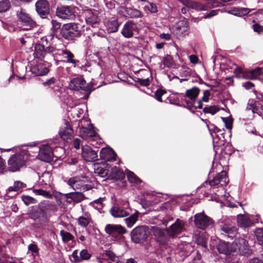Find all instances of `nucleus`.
<instances>
[{"mask_svg":"<svg viewBox=\"0 0 263 263\" xmlns=\"http://www.w3.org/2000/svg\"><path fill=\"white\" fill-rule=\"evenodd\" d=\"M70 89L75 90H83L88 91L91 90V86L86 83L84 79L82 77H77L72 79L69 84Z\"/></svg>","mask_w":263,"mask_h":263,"instance_id":"f8f14e48","label":"nucleus"},{"mask_svg":"<svg viewBox=\"0 0 263 263\" xmlns=\"http://www.w3.org/2000/svg\"><path fill=\"white\" fill-rule=\"evenodd\" d=\"M233 245L236 246L234 251L238 250L239 253L243 255L249 253L250 250L248 242L243 238H236L233 242Z\"/></svg>","mask_w":263,"mask_h":263,"instance_id":"5701e85b","label":"nucleus"},{"mask_svg":"<svg viewBox=\"0 0 263 263\" xmlns=\"http://www.w3.org/2000/svg\"><path fill=\"white\" fill-rule=\"evenodd\" d=\"M137 82L139 83L141 85L143 86H147L150 84V81L149 78L144 79L138 78Z\"/></svg>","mask_w":263,"mask_h":263,"instance_id":"e2e57ef3","label":"nucleus"},{"mask_svg":"<svg viewBox=\"0 0 263 263\" xmlns=\"http://www.w3.org/2000/svg\"><path fill=\"white\" fill-rule=\"evenodd\" d=\"M25 163L23 155L18 154H14L8 161V170L12 172L18 171L25 164Z\"/></svg>","mask_w":263,"mask_h":263,"instance_id":"1a4fd4ad","label":"nucleus"},{"mask_svg":"<svg viewBox=\"0 0 263 263\" xmlns=\"http://www.w3.org/2000/svg\"><path fill=\"white\" fill-rule=\"evenodd\" d=\"M59 57L66 59L64 61L76 67L77 61L74 59V55L70 51L67 50L61 41L58 39L53 60H55L56 58Z\"/></svg>","mask_w":263,"mask_h":263,"instance_id":"7ed1b4c3","label":"nucleus"},{"mask_svg":"<svg viewBox=\"0 0 263 263\" xmlns=\"http://www.w3.org/2000/svg\"><path fill=\"white\" fill-rule=\"evenodd\" d=\"M17 17L23 30H30L36 26L35 22L24 9H21L17 12Z\"/></svg>","mask_w":263,"mask_h":263,"instance_id":"0eeeda50","label":"nucleus"},{"mask_svg":"<svg viewBox=\"0 0 263 263\" xmlns=\"http://www.w3.org/2000/svg\"><path fill=\"white\" fill-rule=\"evenodd\" d=\"M86 23L92 27H98L100 22L99 12L95 9H86L83 12Z\"/></svg>","mask_w":263,"mask_h":263,"instance_id":"9b49d317","label":"nucleus"},{"mask_svg":"<svg viewBox=\"0 0 263 263\" xmlns=\"http://www.w3.org/2000/svg\"><path fill=\"white\" fill-rule=\"evenodd\" d=\"M68 184L74 190L85 192L92 189L90 182L84 177H74L70 178Z\"/></svg>","mask_w":263,"mask_h":263,"instance_id":"39448f33","label":"nucleus"},{"mask_svg":"<svg viewBox=\"0 0 263 263\" xmlns=\"http://www.w3.org/2000/svg\"><path fill=\"white\" fill-rule=\"evenodd\" d=\"M210 96L211 93L209 90H204L203 92V96L200 100L203 102H208L209 101V97Z\"/></svg>","mask_w":263,"mask_h":263,"instance_id":"69168bd1","label":"nucleus"},{"mask_svg":"<svg viewBox=\"0 0 263 263\" xmlns=\"http://www.w3.org/2000/svg\"><path fill=\"white\" fill-rule=\"evenodd\" d=\"M85 122V120H81L79 122V135L83 138L87 139L88 137H95L97 133L93 127L90 123H87L88 127H84L83 122Z\"/></svg>","mask_w":263,"mask_h":263,"instance_id":"dca6fc26","label":"nucleus"},{"mask_svg":"<svg viewBox=\"0 0 263 263\" xmlns=\"http://www.w3.org/2000/svg\"><path fill=\"white\" fill-rule=\"evenodd\" d=\"M57 211V206L54 202L45 200L32 206L27 215L37 225L43 227L48 224L50 217Z\"/></svg>","mask_w":263,"mask_h":263,"instance_id":"f257e3e1","label":"nucleus"},{"mask_svg":"<svg viewBox=\"0 0 263 263\" xmlns=\"http://www.w3.org/2000/svg\"><path fill=\"white\" fill-rule=\"evenodd\" d=\"M81 261L83 260H88L91 257V254L88 253L87 250L84 249L80 253Z\"/></svg>","mask_w":263,"mask_h":263,"instance_id":"6e6d98bb","label":"nucleus"},{"mask_svg":"<svg viewBox=\"0 0 263 263\" xmlns=\"http://www.w3.org/2000/svg\"><path fill=\"white\" fill-rule=\"evenodd\" d=\"M101 159L107 161H114L116 160L117 155L114 150L109 147L102 148L100 152Z\"/></svg>","mask_w":263,"mask_h":263,"instance_id":"b1692460","label":"nucleus"},{"mask_svg":"<svg viewBox=\"0 0 263 263\" xmlns=\"http://www.w3.org/2000/svg\"><path fill=\"white\" fill-rule=\"evenodd\" d=\"M67 198L71 199L76 202H79L83 199V194L79 192L68 193Z\"/></svg>","mask_w":263,"mask_h":263,"instance_id":"37998d69","label":"nucleus"},{"mask_svg":"<svg viewBox=\"0 0 263 263\" xmlns=\"http://www.w3.org/2000/svg\"><path fill=\"white\" fill-rule=\"evenodd\" d=\"M56 14L62 19L73 20L76 17L73 9L69 6L58 7L57 9Z\"/></svg>","mask_w":263,"mask_h":263,"instance_id":"f3484780","label":"nucleus"},{"mask_svg":"<svg viewBox=\"0 0 263 263\" xmlns=\"http://www.w3.org/2000/svg\"><path fill=\"white\" fill-rule=\"evenodd\" d=\"M165 91L162 90H157L155 93V96L156 99L159 102H162V96L165 93Z\"/></svg>","mask_w":263,"mask_h":263,"instance_id":"0e129e2a","label":"nucleus"},{"mask_svg":"<svg viewBox=\"0 0 263 263\" xmlns=\"http://www.w3.org/2000/svg\"><path fill=\"white\" fill-rule=\"evenodd\" d=\"M73 133V130L69 125L68 121H65L63 126L61 127L59 134L63 140L70 138Z\"/></svg>","mask_w":263,"mask_h":263,"instance_id":"bb28decb","label":"nucleus"},{"mask_svg":"<svg viewBox=\"0 0 263 263\" xmlns=\"http://www.w3.org/2000/svg\"><path fill=\"white\" fill-rule=\"evenodd\" d=\"M199 89L197 87H194L191 89L186 90L185 95L188 99L195 101L196 98L199 95Z\"/></svg>","mask_w":263,"mask_h":263,"instance_id":"ea45409f","label":"nucleus"},{"mask_svg":"<svg viewBox=\"0 0 263 263\" xmlns=\"http://www.w3.org/2000/svg\"><path fill=\"white\" fill-rule=\"evenodd\" d=\"M145 8L152 13H155L158 11L156 5L153 3L148 2L147 5L145 6Z\"/></svg>","mask_w":263,"mask_h":263,"instance_id":"864d4df0","label":"nucleus"},{"mask_svg":"<svg viewBox=\"0 0 263 263\" xmlns=\"http://www.w3.org/2000/svg\"><path fill=\"white\" fill-rule=\"evenodd\" d=\"M33 192L36 195H41L45 197L49 198L51 197V194L49 192L42 189L33 190Z\"/></svg>","mask_w":263,"mask_h":263,"instance_id":"5fc2aeb1","label":"nucleus"},{"mask_svg":"<svg viewBox=\"0 0 263 263\" xmlns=\"http://www.w3.org/2000/svg\"><path fill=\"white\" fill-rule=\"evenodd\" d=\"M214 7V6H212ZM188 8L194 9L197 11H205L211 8V5L208 3L206 5L200 4L198 2L192 1Z\"/></svg>","mask_w":263,"mask_h":263,"instance_id":"e433bc0d","label":"nucleus"},{"mask_svg":"<svg viewBox=\"0 0 263 263\" xmlns=\"http://www.w3.org/2000/svg\"><path fill=\"white\" fill-rule=\"evenodd\" d=\"M31 72L35 76H44L47 74L49 71V68L42 64H38L34 65L31 68Z\"/></svg>","mask_w":263,"mask_h":263,"instance_id":"c85d7f7f","label":"nucleus"},{"mask_svg":"<svg viewBox=\"0 0 263 263\" xmlns=\"http://www.w3.org/2000/svg\"><path fill=\"white\" fill-rule=\"evenodd\" d=\"M110 166L104 165H95V173L97 174L100 177L109 178Z\"/></svg>","mask_w":263,"mask_h":263,"instance_id":"cd10ccee","label":"nucleus"},{"mask_svg":"<svg viewBox=\"0 0 263 263\" xmlns=\"http://www.w3.org/2000/svg\"><path fill=\"white\" fill-rule=\"evenodd\" d=\"M123 10V15L130 18H138L142 17L141 12L136 9L131 8L122 7Z\"/></svg>","mask_w":263,"mask_h":263,"instance_id":"c756f323","label":"nucleus"},{"mask_svg":"<svg viewBox=\"0 0 263 263\" xmlns=\"http://www.w3.org/2000/svg\"><path fill=\"white\" fill-rule=\"evenodd\" d=\"M152 233L156 240L161 245L165 244L169 239L168 229H161L157 227H152Z\"/></svg>","mask_w":263,"mask_h":263,"instance_id":"ddd939ff","label":"nucleus"},{"mask_svg":"<svg viewBox=\"0 0 263 263\" xmlns=\"http://www.w3.org/2000/svg\"><path fill=\"white\" fill-rule=\"evenodd\" d=\"M35 10L42 18H45L50 13V4L47 0H37L35 3Z\"/></svg>","mask_w":263,"mask_h":263,"instance_id":"4468645a","label":"nucleus"},{"mask_svg":"<svg viewBox=\"0 0 263 263\" xmlns=\"http://www.w3.org/2000/svg\"><path fill=\"white\" fill-rule=\"evenodd\" d=\"M247 110H251L252 114H257L261 116V113L258 111V107L255 105V101L253 100H249L246 107Z\"/></svg>","mask_w":263,"mask_h":263,"instance_id":"79ce46f5","label":"nucleus"},{"mask_svg":"<svg viewBox=\"0 0 263 263\" xmlns=\"http://www.w3.org/2000/svg\"><path fill=\"white\" fill-rule=\"evenodd\" d=\"M55 79L53 78H52L49 79L46 82L43 83V85L45 86H49L51 88H53V86L54 85Z\"/></svg>","mask_w":263,"mask_h":263,"instance_id":"338daca9","label":"nucleus"},{"mask_svg":"<svg viewBox=\"0 0 263 263\" xmlns=\"http://www.w3.org/2000/svg\"><path fill=\"white\" fill-rule=\"evenodd\" d=\"M220 109L217 106H207L205 107L203 111L204 113H209L211 114L212 115L215 114L217 112H218Z\"/></svg>","mask_w":263,"mask_h":263,"instance_id":"49530a36","label":"nucleus"},{"mask_svg":"<svg viewBox=\"0 0 263 263\" xmlns=\"http://www.w3.org/2000/svg\"><path fill=\"white\" fill-rule=\"evenodd\" d=\"M234 73L236 74V77L238 78L241 77V74H242V77L243 78L248 79V76H247L248 74H245L243 73L242 69L240 67L237 66L235 69L234 70Z\"/></svg>","mask_w":263,"mask_h":263,"instance_id":"4d7b16f0","label":"nucleus"},{"mask_svg":"<svg viewBox=\"0 0 263 263\" xmlns=\"http://www.w3.org/2000/svg\"><path fill=\"white\" fill-rule=\"evenodd\" d=\"M105 255L110 258L112 261H116L117 260V256L116 254L111 250H106L105 251Z\"/></svg>","mask_w":263,"mask_h":263,"instance_id":"bf43d9fd","label":"nucleus"},{"mask_svg":"<svg viewBox=\"0 0 263 263\" xmlns=\"http://www.w3.org/2000/svg\"><path fill=\"white\" fill-rule=\"evenodd\" d=\"M150 234L151 232L148 227L141 226L134 229L130 235L133 242L136 243H140L144 242Z\"/></svg>","mask_w":263,"mask_h":263,"instance_id":"423d86ee","label":"nucleus"},{"mask_svg":"<svg viewBox=\"0 0 263 263\" xmlns=\"http://www.w3.org/2000/svg\"><path fill=\"white\" fill-rule=\"evenodd\" d=\"M27 185L24 182L21 181H15L13 185L10 186L6 191L7 194H8L11 192H21L24 188H26Z\"/></svg>","mask_w":263,"mask_h":263,"instance_id":"72a5a7b5","label":"nucleus"},{"mask_svg":"<svg viewBox=\"0 0 263 263\" xmlns=\"http://www.w3.org/2000/svg\"><path fill=\"white\" fill-rule=\"evenodd\" d=\"M184 222L179 219H177L175 222L172 224L170 229L168 233L170 236H174L181 233L184 229Z\"/></svg>","mask_w":263,"mask_h":263,"instance_id":"a878e982","label":"nucleus"},{"mask_svg":"<svg viewBox=\"0 0 263 263\" xmlns=\"http://www.w3.org/2000/svg\"><path fill=\"white\" fill-rule=\"evenodd\" d=\"M90 221V218L83 216L80 217L78 219L79 224L82 227H86L89 224Z\"/></svg>","mask_w":263,"mask_h":263,"instance_id":"8fccbe9b","label":"nucleus"},{"mask_svg":"<svg viewBox=\"0 0 263 263\" xmlns=\"http://www.w3.org/2000/svg\"><path fill=\"white\" fill-rule=\"evenodd\" d=\"M40 160L49 162L52 160L53 152L50 146L48 145H43L40 148L38 155Z\"/></svg>","mask_w":263,"mask_h":263,"instance_id":"a211bd4d","label":"nucleus"},{"mask_svg":"<svg viewBox=\"0 0 263 263\" xmlns=\"http://www.w3.org/2000/svg\"><path fill=\"white\" fill-rule=\"evenodd\" d=\"M238 225L241 228H247L251 226L253 222L250 217L246 215H239L237 216Z\"/></svg>","mask_w":263,"mask_h":263,"instance_id":"2f4dec72","label":"nucleus"},{"mask_svg":"<svg viewBox=\"0 0 263 263\" xmlns=\"http://www.w3.org/2000/svg\"><path fill=\"white\" fill-rule=\"evenodd\" d=\"M60 235L62 237V240L64 242H68L71 240L72 243H76V241L73 240L74 237L69 232L64 230H61L60 231Z\"/></svg>","mask_w":263,"mask_h":263,"instance_id":"c03bdc74","label":"nucleus"},{"mask_svg":"<svg viewBox=\"0 0 263 263\" xmlns=\"http://www.w3.org/2000/svg\"><path fill=\"white\" fill-rule=\"evenodd\" d=\"M221 234L224 237L232 239L237 235V228L230 224H224L221 226Z\"/></svg>","mask_w":263,"mask_h":263,"instance_id":"4be33fe9","label":"nucleus"},{"mask_svg":"<svg viewBox=\"0 0 263 263\" xmlns=\"http://www.w3.org/2000/svg\"><path fill=\"white\" fill-rule=\"evenodd\" d=\"M217 249L219 253L228 255L233 251L232 248L229 243L220 241L217 246Z\"/></svg>","mask_w":263,"mask_h":263,"instance_id":"473e14b6","label":"nucleus"},{"mask_svg":"<svg viewBox=\"0 0 263 263\" xmlns=\"http://www.w3.org/2000/svg\"><path fill=\"white\" fill-rule=\"evenodd\" d=\"M125 177L124 173L117 167H110L109 178L122 180Z\"/></svg>","mask_w":263,"mask_h":263,"instance_id":"7c9ffc66","label":"nucleus"},{"mask_svg":"<svg viewBox=\"0 0 263 263\" xmlns=\"http://www.w3.org/2000/svg\"><path fill=\"white\" fill-rule=\"evenodd\" d=\"M103 199H104V198H100L93 201L91 203L92 206L100 213L103 212V204L102 203Z\"/></svg>","mask_w":263,"mask_h":263,"instance_id":"a18cd8bd","label":"nucleus"},{"mask_svg":"<svg viewBox=\"0 0 263 263\" xmlns=\"http://www.w3.org/2000/svg\"><path fill=\"white\" fill-rule=\"evenodd\" d=\"M194 223L197 228L205 230L213 225L214 221L212 219L202 212L194 215Z\"/></svg>","mask_w":263,"mask_h":263,"instance_id":"9d476101","label":"nucleus"},{"mask_svg":"<svg viewBox=\"0 0 263 263\" xmlns=\"http://www.w3.org/2000/svg\"><path fill=\"white\" fill-rule=\"evenodd\" d=\"M22 200L26 205H28L30 204L34 203L35 199L29 196L23 195L22 197Z\"/></svg>","mask_w":263,"mask_h":263,"instance_id":"13d9d810","label":"nucleus"},{"mask_svg":"<svg viewBox=\"0 0 263 263\" xmlns=\"http://www.w3.org/2000/svg\"><path fill=\"white\" fill-rule=\"evenodd\" d=\"M62 36L67 40H73L81 35V30L77 24L71 23L64 24L61 29Z\"/></svg>","mask_w":263,"mask_h":263,"instance_id":"20e7f679","label":"nucleus"},{"mask_svg":"<svg viewBox=\"0 0 263 263\" xmlns=\"http://www.w3.org/2000/svg\"><path fill=\"white\" fill-rule=\"evenodd\" d=\"M219 11L218 10H213L211 11L207 15L204 16L205 18H209L212 16L216 15Z\"/></svg>","mask_w":263,"mask_h":263,"instance_id":"774afa93","label":"nucleus"},{"mask_svg":"<svg viewBox=\"0 0 263 263\" xmlns=\"http://www.w3.org/2000/svg\"><path fill=\"white\" fill-rule=\"evenodd\" d=\"M10 6L9 0H2L0 1V13L7 11L10 8Z\"/></svg>","mask_w":263,"mask_h":263,"instance_id":"09e8293b","label":"nucleus"},{"mask_svg":"<svg viewBox=\"0 0 263 263\" xmlns=\"http://www.w3.org/2000/svg\"><path fill=\"white\" fill-rule=\"evenodd\" d=\"M213 126V128L209 129V130L211 132L212 130H213V133H211L212 136L213 138V140L215 141L217 140H221V138H224L222 136L223 135V130L218 128L217 127L215 126L214 125H212L211 127Z\"/></svg>","mask_w":263,"mask_h":263,"instance_id":"58836bf2","label":"nucleus"},{"mask_svg":"<svg viewBox=\"0 0 263 263\" xmlns=\"http://www.w3.org/2000/svg\"><path fill=\"white\" fill-rule=\"evenodd\" d=\"M174 32L179 37H183L189 33V23L186 20H183L178 22L175 28Z\"/></svg>","mask_w":263,"mask_h":263,"instance_id":"6ab92c4d","label":"nucleus"},{"mask_svg":"<svg viewBox=\"0 0 263 263\" xmlns=\"http://www.w3.org/2000/svg\"><path fill=\"white\" fill-rule=\"evenodd\" d=\"M228 182L229 179L227 176V172L223 171L217 174L212 180H210L209 184L212 186L217 185L219 184L222 186L226 185Z\"/></svg>","mask_w":263,"mask_h":263,"instance_id":"412c9836","label":"nucleus"},{"mask_svg":"<svg viewBox=\"0 0 263 263\" xmlns=\"http://www.w3.org/2000/svg\"><path fill=\"white\" fill-rule=\"evenodd\" d=\"M127 177L131 182L137 183L141 182V180L134 173L128 170L127 171Z\"/></svg>","mask_w":263,"mask_h":263,"instance_id":"de8ad7c7","label":"nucleus"},{"mask_svg":"<svg viewBox=\"0 0 263 263\" xmlns=\"http://www.w3.org/2000/svg\"><path fill=\"white\" fill-rule=\"evenodd\" d=\"M105 231L109 235H115L117 234H125L127 231L126 229L121 225L107 224Z\"/></svg>","mask_w":263,"mask_h":263,"instance_id":"393cba45","label":"nucleus"},{"mask_svg":"<svg viewBox=\"0 0 263 263\" xmlns=\"http://www.w3.org/2000/svg\"><path fill=\"white\" fill-rule=\"evenodd\" d=\"M139 212L136 211L131 216L125 219V223L128 228H132L136 222L138 218Z\"/></svg>","mask_w":263,"mask_h":263,"instance_id":"a19ab883","label":"nucleus"},{"mask_svg":"<svg viewBox=\"0 0 263 263\" xmlns=\"http://www.w3.org/2000/svg\"><path fill=\"white\" fill-rule=\"evenodd\" d=\"M138 30L137 24L133 21H128L124 24L121 33L124 37L129 39L132 37L134 32Z\"/></svg>","mask_w":263,"mask_h":263,"instance_id":"2eb2a0df","label":"nucleus"},{"mask_svg":"<svg viewBox=\"0 0 263 263\" xmlns=\"http://www.w3.org/2000/svg\"><path fill=\"white\" fill-rule=\"evenodd\" d=\"M255 235L259 243L263 245V229H257Z\"/></svg>","mask_w":263,"mask_h":263,"instance_id":"603ef678","label":"nucleus"},{"mask_svg":"<svg viewBox=\"0 0 263 263\" xmlns=\"http://www.w3.org/2000/svg\"><path fill=\"white\" fill-rule=\"evenodd\" d=\"M28 250L31 251L32 253L38 254L39 252V248L36 244L32 243L30 244L28 247Z\"/></svg>","mask_w":263,"mask_h":263,"instance_id":"680f3d73","label":"nucleus"},{"mask_svg":"<svg viewBox=\"0 0 263 263\" xmlns=\"http://www.w3.org/2000/svg\"><path fill=\"white\" fill-rule=\"evenodd\" d=\"M71 259L72 262L78 263L81 262L80 257L78 256V250H74L71 255Z\"/></svg>","mask_w":263,"mask_h":263,"instance_id":"052dcab7","label":"nucleus"},{"mask_svg":"<svg viewBox=\"0 0 263 263\" xmlns=\"http://www.w3.org/2000/svg\"><path fill=\"white\" fill-rule=\"evenodd\" d=\"M120 25V23L117 20L108 21L106 24V30L108 33L116 32Z\"/></svg>","mask_w":263,"mask_h":263,"instance_id":"f704fd0d","label":"nucleus"},{"mask_svg":"<svg viewBox=\"0 0 263 263\" xmlns=\"http://www.w3.org/2000/svg\"><path fill=\"white\" fill-rule=\"evenodd\" d=\"M58 40V39L52 38L51 43L46 47L41 44H36L34 46V57L43 60L45 58L48 59L49 55L51 58L54 59Z\"/></svg>","mask_w":263,"mask_h":263,"instance_id":"f03ea898","label":"nucleus"},{"mask_svg":"<svg viewBox=\"0 0 263 263\" xmlns=\"http://www.w3.org/2000/svg\"><path fill=\"white\" fill-rule=\"evenodd\" d=\"M250 12V10L247 8H233L229 13L232 15L241 17L248 14Z\"/></svg>","mask_w":263,"mask_h":263,"instance_id":"c9c22d12","label":"nucleus"},{"mask_svg":"<svg viewBox=\"0 0 263 263\" xmlns=\"http://www.w3.org/2000/svg\"><path fill=\"white\" fill-rule=\"evenodd\" d=\"M187 97L185 95H182L181 98V103L182 105L185 107L188 108L190 110L194 112V105L195 104L196 102L195 100H191L190 99H187Z\"/></svg>","mask_w":263,"mask_h":263,"instance_id":"4c0bfd02","label":"nucleus"},{"mask_svg":"<svg viewBox=\"0 0 263 263\" xmlns=\"http://www.w3.org/2000/svg\"><path fill=\"white\" fill-rule=\"evenodd\" d=\"M82 156L86 161L94 162L98 160L97 153L86 145L82 147Z\"/></svg>","mask_w":263,"mask_h":263,"instance_id":"aec40b11","label":"nucleus"},{"mask_svg":"<svg viewBox=\"0 0 263 263\" xmlns=\"http://www.w3.org/2000/svg\"><path fill=\"white\" fill-rule=\"evenodd\" d=\"M129 207V204L125 201L123 203L115 204L109 210V213L114 218H123L129 215L126 209Z\"/></svg>","mask_w":263,"mask_h":263,"instance_id":"6e6552de","label":"nucleus"},{"mask_svg":"<svg viewBox=\"0 0 263 263\" xmlns=\"http://www.w3.org/2000/svg\"><path fill=\"white\" fill-rule=\"evenodd\" d=\"M263 73V69L261 67H257L254 69L250 70L248 73V74L250 76H248V78L253 79V77L256 75H258Z\"/></svg>","mask_w":263,"mask_h":263,"instance_id":"3c124183","label":"nucleus"}]
</instances>
